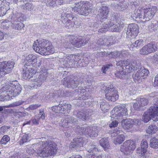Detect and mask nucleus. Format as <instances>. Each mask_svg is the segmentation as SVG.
I'll list each match as a JSON object with an SVG mask.
<instances>
[{
	"mask_svg": "<svg viewBox=\"0 0 158 158\" xmlns=\"http://www.w3.org/2000/svg\"><path fill=\"white\" fill-rule=\"evenodd\" d=\"M117 65L121 68V71H117L115 73L116 76L120 78H125L126 72L130 73L134 70H138L135 74L132 75L134 81L136 83H140L148 75L149 72L144 67H142L139 61L127 60H120L117 63Z\"/></svg>",
	"mask_w": 158,
	"mask_h": 158,
	"instance_id": "obj_1",
	"label": "nucleus"
},
{
	"mask_svg": "<svg viewBox=\"0 0 158 158\" xmlns=\"http://www.w3.org/2000/svg\"><path fill=\"white\" fill-rule=\"evenodd\" d=\"M38 56L37 55L30 54L26 56L24 59V66L23 69V77L26 79L32 77L31 80L35 88L40 87L46 80L48 76L47 70L45 69L44 72H41L38 77H32L34 74L36 72L35 70Z\"/></svg>",
	"mask_w": 158,
	"mask_h": 158,
	"instance_id": "obj_2",
	"label": "nucleus"
},
{
	"mask_svg": "<svg viewBox=\"0 0 158 158\" xmlns=\"http://www.w3.org/2000/svg\"><path fill=\"white\" fill-rule=\"evenodd\" d=\"M99 15L100 17L101 20L97 21L96 22H93L92 23L91 27L92 30L95 31H97L98 27V31L99 32H105L107 31L108 28L111 29L112 31L118 32L123 28V23L119 18L116 19L114 17H112L111 21L107 23H103V21L106 19L109 12L108 7L103 6L100 10Z\"/></svg>",
	"mask_w": 158,
	"mask_h": 158,
	"instance_id": "obj_3",
	"label": "nucleus"
},
{
	"mask_svg": "<svg viewBox=\"0 0 158 158\" xmlns=\"http://www.w3.org/2000/svg\"><path fill=\"white\" fill-rule=\"evenodd\" d=\"M34 50L41 55H49L55 52V49L51 43L44 39L36 40L34 42Z\"/></svg>",
	"mask_w": 158,
	"mask_h": 158,
	"instance_id": "obj_4",
	"label": "nucleus"
},
{
	"mask_svg": "<svg viewBox=\"0 0 158 158\" xmlns=\"http://www.w3.org/2000/svg\"><path fill=\"white\" fill-rule=\"evenodd\" d=\"M15 82L4 86L0 90V99H8L19 94L22 89L20 85H15Z\"/></svg>",
	"mask_w": 158,
	"mask_h": 158,
	"instance_id": "obj_5",
	"label": "nucleus"
},
{
	"mask_svg": "<svg viewBox=\"0 0 158 158\" xmlns=\"http://www.w3.org/2000/svg\"><path fill=\"white\" fill-rule=\"evenodd\" d=\"M156 10V6L148 8L143 7L135 10L133 16L136 19H139L141 21H148L152 18Z\"/></svg>",
	"mask_w": 158,
	"mask_h": 158,
	"instance_id": "obj_6",
	"label": "nucleus"
},
{
	"mask_svg": "<svg viewBox=\"0 0 158 158\" xmlns=\"http://www.w3.org/2000/svg\"><path fill=\"white\" fill-rule=\"evenodd\" d=\"M43 146L37 150L38 155L41 157H47L56 154L57 151V145L53 141H44Z\"/></svg>",
	"mask_w": 158,
	"mask_h": 158,
	"instance_id": "obj_7",
	"label": "nucleus"
},
{
	"mask_svg": "<svg viewBox=\"0 0 158 158\" xmlns=\"http://www.w3.org/2000/svg\"><path fill=\"white\" fill-rule=\"evenodd\" d=\"M72 10L77 14L84 16L88 15L91 11L89 2L87 1H81L76 3Z\"/></svg>",
	"mask_w": 158,
	"mask_h": 158,
	"instance_id": "obj_8",
	"label": "nucleus"
},
{
	"mask_svg": "<svg viewBox=\"0 0 158 158\" xmlns=\"http://www.w3.org/2000/svg\"><path fill=\"white\" fill-rule=\"evenodd\" d=\"M158 112V101L156 102L153 106H152L146 111L145 112L142 118V121L145 123L148 122L152 118L155 119L154 116Z\"/></svg>",
	"mask_w": 158,
	"mask_h": 158,
	"instance_id": "obj_9",
	"label": "nucleus"
},
{
	"mask_svg": "<svg viewBox=\"0 0 158 158\" xmlns=\"http://www.w3.org/2000/svg\"><path fill=\"white\" fill-rule=\"evenodd\" d=\"M23 20V18L21 13H13L10 20L12 24L11 26L15 29L21 30L24 26V24L21 22Z\"/></svg>",
	"mask_w": 158,
	"mask_h": 158,
	"instance_id": "obj_10",
	"label": "nucleus"
},
{
	"mask_svg": "<svg viewBox=\"0 0 158 158\" xmlns=\"http://www.w3.org/2000/svg\"><path fill=\"white\" fill-rule=\"evenodd\" d=\"M80 59L79 56L70 55L66 57L62 60L61 63L63 64L64 67H76L78 66V62Z\"/></svg>",
	"mask_w": 158,
	"mask_h": 158,
	"instance_id": "obj_11",
	"label": "nucleus"
},
{
	"mask_svg": "<svg viewBox=\"0 0 158 158\" xmlns=\"http://www.w3.org/2000/svg\"><path fill=\"white\" fill-rule=\"evenodd\" d=\"M61 20L63 23L65 22V27L67 29H71L76 24L75 21L77 18L69 12H63L61 15Z\"/></svg>",
	"mask_w": 158,
	"mask_h": 158,
	"instance_id": "obj_12",
	"label": "nucleus"
},
{
	"mask_svg": "<svg viewBox=\"0 0 158 158\" xmlns=\"http://www.w3.org/2000/svg\"><path fill=\"white\" fill-rule=\"evenodd\" d=\"M69 39L72 44L77 48H79L85 45L89 41V37L85 39L78 36L71 35L69 37Z\"/></svg>",
	"mask_w": 158,
	"mask_h": 158,
	"instance_id": "obj_13",
	"label": "nucleus"
},
{
	"mask_svg": "<svg viewBox=\"0 0 158 158\" xmlns=\"http://www.w3.org/2000/svg\"><path fill=\"white\" fill-rule=\"evenodd\" d=\"M111 117L115 119L122 120L124 119L123 116H125L127 114V109L124 106L122 107H115L111 111Z\"/></svg>",
	"mask_w": 158,
	"mask_h": 158,
	"instance_id": "obj_14",
	"label": "nucleus"
},
{
	"mask_svg": "<svg viewBox=\"0 0 158 158\" xmlns=\"http://www.w3.org/2000/svg\"><path fill=\"white\" fill-rule=\"evenodd\" d=\"M135 148V144L133 141L128 140L125 142L121 146L120 150L124 154L129 155Z\"/></svg>",
	"mask_w": 158,
	"mask_h": 158,
	"instance_id": "obj_15",
	"label": "nucleus"
},
{
	"mask_svg": "<svg viewBox=\"0 0 158 158\" xmlns=\"http://www.w3.org/2000/svg\"><path fill=\"white\" fill-rule=\"evenodd\" d=\"M14 63L12 61H4L0 63V77L6 74L9 73L14 66Z\"/></svg>",
	"mask_w": 158,
	"mask_h": 158,
	"instance_id": "obj_16",
	"label": "nucleus"
},
{
	"mask_svg": "<svg viewBox=\"0 0 158 158\" xmlns=\"http://www.w3.org/2000/svg\"><path fill=\"white\" fill-rule=\"evenodd\" d=\"M76 120L75 118L70 115L66 116L64 119H61L60 125L61 126L71 128H74Z\"/></svg>",
	"mask_w": 158,
	"mask_h": 158,
	"instance_id": "obj_17",
	"label": "nucleus"
},
{
	"mask_svg": "<svg viewBox=\"0 0 158 158\" xmlns=\"http://www.w3.org/2000/svg\"><path fill=\"white\" fill-rule=\"evenodd\" d=\"M156 44L151 42L144 46L140 50L139 52L141 55H148L157 50Z\"/></svg>",
	"mask_w": 158,
	"mask_h": 158,
	"instance_id": "obj_18",
	"label": "nucleus"
},
{
	"mask_svg": "<svg viewBox=\"0 0 158 158\" xmlns=\"http://www.w3.org/2000/svg\"><path fill=\"white\" fill-rule=\"evenodd\" d=\"M103 89L105 93V96L107 99H118V95L117 89L113 85L110 87H104Z\"/></svg>",
	"mask_w": 158,
	"mask_h": 158,
	"instance_id": "obj_19",
	"label": "nucleus"
},
{
	"mask_svg": "<svg viewBox=\"0 0 158 158\" xmlns=\"http://www.w3.org/2000/svg\"><path fill=\"white\" fill-rule=\"evenodd\" d=\"M122 120V125L124 129H129L131 128L134 124L138 126L141 125V121L138 119L135 120V122L130 118L123 119Z\"/></svg>",
	"mask_w": 158,
	"mask_h": 158,
	"instance_id": "obj_20",
	"label": "nucleus"
},
{
	"mask_svg": "<svg viewBox=\"0 0 158 158\" xmlns=\"http://www.w3.org/2000/svg\"><path fill=\"white\" fill-rule=\"evenodd\" d=\"M95 114V111L91 109H84L77 113V116L82 120L90 118L93 115Z\"/></svg>",
	"mask_w": 158,
	"mask_h": 158,
	"instance_id": "obj_21",
	"label": "nucleus"
},
{
	"mask_svg": "<svg viewBox=\"0 0 158 158\" xmlns=\"http://www.w3.org/2000/svg\"><path fill=\"white\" fill-rule=\"evenodd\" d=\"M63 84L65 86L68 88H74L78 86L80 83L81 84L82 81L80 79H78L76 80L70 79L68 78H64V80H62Z\"/></svg>",
	"mask_w": 158,
	"mask_h": 158,
	"instance_id": "obj_22",
	"label": "nucleus"
},
{
	"mask_svg": "<svg viewBox=\"0 0 158 158\" xmlns=\"http://www.w3.org/2000/svg\"><path fill=\"white\" fill-rule=\"evenodd\" d=\"M139 33L138 27L135 24H131L129 25L127 30L126 35L127 37L130 38L133 37H135Z\"/></svg>",
	"mask_w": 158,
	"mask_h": 158,
	"instance_id": "obj_23",
	"label": "nucleus"
},
{
	"mask_svg": "<svg viewBox=\"0 0 158 158\" xmlns=\"http://www.w3.org/2000/svg\"><path fill=\"white\" fill-rule=\"evenodd\" d=\"M85 135L87 136L95 137L98 135V132L97 129L95 128L87 127L85 128Z\"/></svg>",
	"mask_w": 158,
	"mask_h": 158,
	"instance_id": "obj_24",
	"label": "nucleus"
},
{
	"mask_svg": "<svg viewBox=\"0 0 158 158\" xmlns=\"http://www.w3.org/2000/svg\"><path fill=\"white\" fill-rule=\"evenodd\" d=\"M4 0H0V16L4 15L7 11L9 10L10 7L9 6L10 3L7 2L5 6L3 3Z\"/></svg>",
	"mask_w": 158,
	"mask_h": 158,
	"instance_id": "obj_25",
	"label": "nucleus"
},
{
	"mask_svg": "<svg viewBox=\"0 0 158 158\" xmlns=\"http://www.w3.org/2000/svg\"><path fill=\"white\" fill-rule=\"evenodd\" d=\"M148 143L145 139H143L141 141V156L143 157H146L147 156V148Z\"/></svg>",
	"mask_w": 158,
	"mask_h": 158,
	"instance_id": "obj_26",
	"label": "nucleus"
},
{
	"mask_svg": "<svg viewBox=\"0 0 158 158\" xmlns=\"http://www.w3.org/2000/svg\"><path fill=\"white\" fill-rule=\"evenodd\" d=\"M85 139L82 137H78L73 139L74 143L73 144V148H79L83 147L85 141Z\"/></svg>",
	"mask_w": 158,
	"mask_h": 158,
	"instance_id": "obj_27",
	"label": "nucleus"
},
{
	"mask_svg": "<svg viewBox=\"0 0 158 158\" xmlns=\"http://www.w3.org/2000/svg\"><path fill=\"white\" fill-rule=\"evenodd\" d=\"M111 57L115 58L117 57H125L129 55V53L127 51L124 50L120 52H115L111 53Z\"/></svg>",
	"mask_w": 158,
	"mask_h": 158,
	"instance_id": "obj_28",
	"label": "nucleus"
},
{
	"mask_svg": "<svg viewBox=\"0 0 158 158\" xmlns=\"http://www.w3.org/2000/svg\"><path fill=\"white\" fill-rule=\"evenodd\" d=\"M100 143L105 150H107L110 147L108 140L106 138L102 139L100 141Z\"/></svg>",
	"mask_w": 158,
	"mask_h": 158,
	"instance_id": "obj_29",
	"label": "nucleus"
},
{
	"mask_svg": "<svg viewBox=\"0 0 158 158\" xmlns=\"http://www.w3.org/2000/svg\"><path fill=\"white\" fill-rule=\"evenodd\" d=\"M124 136L122 134L118 135L115 139H113V142L115 144H119L121 143L124 140Z\"/></svg>",
	"mask_w": 158,
	"mask_h": 158,
	"instance_id": "obj_30",
	"label": "nucleus"
},
{
	"mask_svg": "<svg viewBox=\"0 0 158 158\" xmlns=\"http://www.w3.org/2000/svg\"><path fill=\"white\" fill-rule=\"evenodd\" d=\"M52 110L53 111L56 113H61L63 114L65 113V111L63 110L62 106L56 105L52 107Z\"/></svg>",
	"mask_w": 158,
	"mask_h": 158,
	"instance_id": "obj_31",
	"label": "nucleus"
},
{
	"mask_svg": "<svg viewBox=\"0 0 158 158\" xmlns=\"http://www.w3.org/2000/svg\"><path fill=\"white\" fill-rule=\"evenodd\" d=\"M87 150L89 153H92L95 154L98 151V149L96 146L92 144L89 145L87 148Z\"/></svg>",
	"mask_w": 158,
	"mask_h": 158,
	"instance_id": "obj_32",
	"label": "nucleus"
},
{
	"mask_svg": "<svg viewBox=\"0 0 158 158\" xmlns=\"http://www.w3.org/2000/svg\"><path fill=\"white\" fill-rule=\"evenodd\" d=\"M149 145L153 148H158V139L155 138H152L150 140Z\"/></svg>",
	"mask_w": 158,
	"mask_h": 158,
	"instance_id": "obj_33",
	"label": "nucleus"
},
{
	"mask_svg": "<svg viewBox=\"0 0 158 158\" xmlns=\"http://www.w3.org/2000/svg\"><path fill=\"white\" fill-rule=\"evenodd\" d=\"M158 130V127L155 125L152 124L149 126L148 129L146 130V132L148 134L154 133Z\"/></svg>",
	"mask_w": 158,
	"mask_h": 158,
	"instance_id": "obj_34",
	"label": "nucleus"
},
{
	"mask_svg": "<svg viewBox=\"0 0 158 158\" xmlns=\"http://www.w3.org/2000/svg\"><path fill=\"white\" fill-rule=\"evenodd\" d=\"M56 92H57V93H56V92H55V93H51L49 95V98H57L58 97H60L61 96H64L65 97H67L69 96H70L71 95V94H68L67 95H62L61 94H59V93L60 92V90L56 91Z\"/></svg>",
	"mask_w": 158,
	"mask_h": 158,
	"instance_id": "obj_35",
	"label": "nucleus"
},
{
	"mask_svg": "<svg viewBox=\"0 0 158 158\" xmlns=\"http://www.w3.org/2000/svg\"><path fill=\"white\" fill-rule=\"evenodd\" d=\"M85 128L80 127V126H77L75 128L74 130L77 134H79L80 135L82 134L85 135Z\"/></svg>",
	"mask_w": 158,
	"mask_h": 158,
	"instance_id": "obj_36",
	"label": "nucleus"
},
{
	"mask_svg": "<svg viewBox=\"0 0 158 158\" xmlns=\"http://www.w3.org/2000/svg\"><path fill=\"white\" fill-rule=\"evenodd\" d=\"M143 43V40H137L133 44L131 45V48H133L134 47L137 48H138L140 46H142Z\"/></svg>",
	"mask_w": 158,
	"mask_h": 158,
	"instance_id": "obj_37",
	"label": "nucleus"
},
{
	"mask_svg": "<svg viewBox=\"0 0 158 158\" xmlns=\"http://www.w3.org/2000/svg\"><path fill=\"white\" fill-rule=\"evenodd\" d=\"M23 102L21 100L19 101L18 102H14L12 104H10L9 105H6L3 106V107L4 108H10V107H13L15 106H17L20 105L22 104Z\"/></svg>",
	"mask_w": 158,
	"mask_h": 158,
	"instance_id": "obj_38",
	"label": "nucleus"
},
{
	"mask_svg": "<svg viewBox=\"0 0 158 158\" xmlns=\"http://www.w3.org/2000/svg\"><path fill=\"white\" fill-rule=\"evenodd\" d=\"M112 53V52H99L97 54V56L98 57H102L108 56L109 57L112 58L111 57Z\"/></svg>",
	"mask_w": 158,
	"mask_h": 158,
	"instance_id": "obj_39",
	"label": "nucleus"
},
{
	"mask_svg": "<svg viewBox=\"0 0 158 158\" xmlns=\"http://www.w3.org/2000/svg\"><path fill=\"white\" fill-rule=\"evenodd\" d=\"M109 106H108V103L102 102L100 104V108L101 110L104 112H107Z\"/></svg>",
	"mask_w": 158,
	"mask_h": 158,
	"instance_id": "obj_40",
	"label": "nucleus"
},
{
	"mask_svg": "<svg viewBox=\"0 0 158 158\" xmlns=\"http://www.w3.org/2000/svg\"><path fill=\"white\" fill-rule=\"evenodd\" d=\"M10 140V138L7 135H5L3 136L1 140L0 141V144H6Z\"/></svg>",
	"mask_w": 158,
	"mask_h": 158,
	"instance_id": "obj_41",
	"label": "nucleus"
},
{
	"mask_svg": "<svg viewBox=\"0 0 158 158\" xmlns=\"http://www.w3.org/2000/svg\"><path fill=\"white\" fill-rule=\"evenodd\" d=\"M107 39L106 38H100L97 41V44L100 45H107V41H106Z\"/></svg>",
	"mask_w": 158,
	"mask_h": 158,
	"instance_id": "obj_42",
	"label": "nucleus"
},
{
	"mask_svg": "<svg viewBox=\"0 0 158 158\" xmlns=\"http://www.w3.org/2000/svg\"><path fill=\"white\" fill-rule=\"evenodd\" d=\"M29 139V136L28 135L25 134L22 137L21 139L19 141L20 145H23L25 143L27 142Z\"/></svg>",
	"mask_w": 158,
	"mask_h": 158,
	"instance_id": "obj_43",
	"label": "nucleus"
},
{
	"mask_svg": "<svg viewBox=\"0 0 158 158\" xmlns=\"http://www.w3.org/2000/svg\"><path fill=\"white\" fill-rule=\"evenodd\" d=\"M112 66V64H110L103 65L101 69V71L103 73L105 74L106 72L108 70L110 67Z\"/></svg>",
	"mask_w": 158,
	"mask_h": 158,
	"instance_id": "obj_44",
	"label": "nucleus"
},
{
	"mask_svg": "<svg viewBox=\"0 0 158 158\" xmlns=\"http://www.w3.org/2000/svg\"><path fill=\"white\" fill-rule=\"evenodd\" d=\"M115 37L113 36H110L108 37L107 38H106V39H107L106 41H107V45H112L113 44L115 43V42L114 41V40H115Z\"/></svg>",
	"mask_w": 158,
	"mask_h": 158,
	"instance_id": "obj_45",
	"label": "nucleus"
},
{
	"mask_svg": "<svg viewBox=\"0 0 158 158\" xmlns=\"http://www.w3.org/2000/svg\"><path fill=\"white\" fill-rule=\"evenodd\" d=\"M42 143H44V142L40 141V142L35 143L33 144V147L35 149L37 152V150L39 149V148H40L41 147L43 146V144Z\"/></svg>",
	"mask_w": 158,
	"mask_h": 158,
	"instance_id": "obj_46",
	"label": "nucleus"
},
{
	"mask_svg": "<svg viewBox=\"0 0 158 158\" xmlns=\"http://www.w3.org/2000/svg\"><path fill=\"white\" fill-rule=\"evenodd\" d=\"M9 126H4L0 128V133L2 134L8 131L9 129L10 128Z\"/></svg>",
	"mask_w": 158,
	"mask_h": 158,
	"instance_id": "obj_47",
	"label": "nucleus"
},
{
	"mask_svg": "<svg viewBox=\"0 0 158 158\" xmlns=\"http://www.w3.org/2000/svg\"><path fill=\"white\" fill-rule=\"evenodd\" d=\"M120 129L119 128H118V129L117 128L115 129L114 132L112 133L111 136L114 137L117 135L118 136L119 134H121L123 132V131Z\"/></svg>",
	"mask_w": 158,
	"mask_h": 158,
	"instance_id": "obj_48",
	"label": "nucleus"
},
{
	"mask_svg": "<svg viewBox=\"0 0 158 158\" xmlns=\"http://www.w3.org/2000/svg\"><path fill=\"white\" fill-rule=\"evenodd\" d=\"M138 101L141 106L147 105L149 103L148 99H139Z\"/></svg>",
	"mask_w": 158,
	"mask_h": 158,
	"instance_id": "obj_49",
	"label": "nucleus"
},
{
	"mask_svg": "<svg viewBox=\"0 0 158 158\" xmlns=\"http://www.w3.org/2000/svg\"><path fill=\"white\" fill-rule=\"evenodd\" d=\"M71 106L70 104H67L62 106L63 110L65 111V113H69L71 109Z\"/></svg>",
	"mask_w": 158,
	"mask_h": 158,
	"instance_id": "obj_50",
	"label": "nucleus"
},
{
	"mask_svg": "<svg viewBox=\"0 0 158 158\" xmlns=\"http://www.w3.org/2000/svg\"><path fill=\"white\" fill-rule=\"evenodd\" d=\"M34 7L33 4L31 3H27L25 5L26 9L28 10H31Z\"/></svg>",
	"mask_w": 158,
	"mask_h": 158,
	"instance_id": "obj_51",
	"label": "nucleus"
},
{
	"mask_svg": "<svg viewBox=\"0 0 158 158\" xmlns=\"http://www.w3.org/2000/svg\"><path fill=\"white\" fill-rule=\"evenodd\" d=\"M141 107V105L139 103L138 100L136 101V102L134 103L133 104V108L137 110H139V108Z\"/></svg>",
	"mask_w": 158,
	"mask_h": 158,
	"instance_id": "obj_52",
	"label": "nucleus"
},
{
	"mask_svg": "<svg viewBox=\"0 0 158 158\" xmlns=\"http://www.w3.org/2000/svg\"><path fill=\"white\" fill-rule=\"evenodd\" d=\"M156 28L157 27L156 26L155 24H153V21H152L151 25H149L148 27V29L150 31H152L155 30Z\"/></svg>",
	"mask_w": 158,
	"mask_h": 158,
	"instance_id": "obj_53",
	"label": "nucleus"
},
{
	"mask_svg": "<svg viewBox=\"0 0 158 158\" xmlns=\"http://www.w3.org/2000/svg\"><path fill=\"white\" fill-rule=\"evenodd\" d=\"M56 2L55 0H48V2L47 4L48 6H51L54 7L55 6H57L56 4H54V2Z\"/></svg>",
	"mask_w": 158,
	"mask_h": 158,
	"instance_id": "obj_54",
	"label": "nucleus"
},
{
	"mask_svg": "<svg viewBox=\"0 0 158 158\" xmlns=\"http://www.w3.org/2000/svg\"><path fill=\"white\" fill-rule=\"evenodd\" d=\"M118 124V122L116 120H114L109 125V127L110 128L116 127Z\"/></svg>",
	"mask_w": 158,
	"mask_h": 158,
	"instance_id": "obj_55",
	"label": "nucleus"
},
{
	"mask_svg": "<svg viewBox=\"0 0 158 158\" xmlns=\"http://www.w3.org/2000/svg\"><path fill=\"white\" fill-rule=\"evenodd\" d=\"M40 106V104H35L31 105L29 106V109L31 110H34L35 109Z\"/></svg>",
	"mask_w": 158,
	"mask_h": 158,
	"instance_id": "obj_56",
	"label": "nucleus"
},
{
	"mask_svg": "<svg viewBox=\"0 0 158 158\" xmlns=\"http://www.w3.org/2000/svg\"><path fill=\"white\" fill-rule=\"evenodd\" d=\"M147 98H154V99H158V95H157V94L156 95L155 93H152L149 95Z\"/></svg>",
	"mask_w": 158,
	"mask_h": 158,
	"instance_id": "obj_57",
	"label": "nucleus"
},
{
	"mask_svg": "<svg viewBox=\"0 0 158 158\" xmlns=\"http://www.w3.org/2000/svg\"><path fill=\"white\" fill-rule=\"evenodd\" d=\"M26 115V114L23 112L18 111V114H16V115H18V117L19 118L24 117Z\"/></svg>",
	"mask_w": 158,
	"mask_h": 158,
	"instance_id": "obj_58",
	"label": "nucleus"
},
{
	"mask_svg": "<svg viewBox=\"0 0 158 158\" xmlns=\"http://www.w3.org/2000/svg\"><path fill=\"white\" fill-rule=\"evenodd\" d=\"M153 59L154 60L155 62L158 64V54H155L153 56Z\"/></svg>",
	"mask_w": 158,
	"mask_h": 158,
	"instance_id": "obj_59",
	"label": "nucleus"
},
{
	"mask_svg": "<svg viewBox=\"0 0 158 158\" xmlns=\"http://www.w3.org/2000/svg\"><path fill=\"white\" fill-rule=\"evenodd\" d=\"M154 85L155 86H158V74L156 75L155 77Z\"/></svg>",
	"mask_w": 158,
	"mask_h": 158,
	"instance_id": "obj_60",
	"label": "nucleus"
},
{
	"mask_svg": "<svg viewBox=\"0 0 158 158\" xmlns=\"http://www.w3.org/2000/svg\"><path fill=\"white\" fill-rule=\"evenodd\" d=\"M79 89V90H80V93H84L85 92V91H87L86 89H88V88H86L85 87H84L83 88V87L81 88L80 87Z\"/></svg>",
	"mask_w": 158,
	"mask_h": 158,
	"instance_id": "obj_61",
	"label": "nucleus"
},
{
	"mask_svg": "<svg viewBox=\"0 0 158 158\" xmlns=\"http://www.w3.org/2000/svg\"><path fill=\"white\" fill-rule=\"evenodd\" d=\"M56 2H54V4H56L58 6L59 5H61L63 3V0H55Z\"/></svg>",
	"mask_w": 158,
	"mask_h": 158,
	"instance_id": "obj_62",
	"label": "nucleus"
},
{
	"mask_svg": "<svg viewBox=\"0 0 158 158\" xmlns=\"http://www.w3.org/2000/svg\"><path fill=\"white\" fill-rule=\"evenodd\" d=\"M31 121L33 124L35 125H38L39 123L38 120H37L35 118L32 119Z\"/></svg>",
	"mask_w": 158,
	"mask_h": 158,
	"instance_id": "obj_63",
	"label": "nucleus"
},
{
	"mask_svg": "<svg viewBox=\"0 0 158 158\" xmlns=\"http://www.w3.org/2000/svg\"><path fill=\"white\" fill-rule=\"evenodd\" d=\"M155 115L156 116H154L155 119H153V120L155 121H158V112Z\"/></svg>",
	"mask_w": 158,
	"mask_h": 158,
	"instance_id": "obj_64",
	"label": "nucleus"
}]
</instances>
